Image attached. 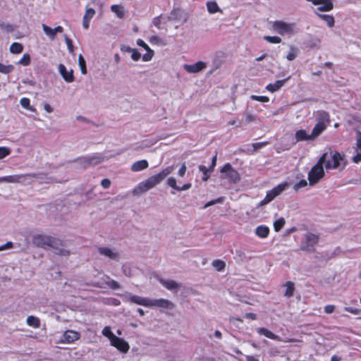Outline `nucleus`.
I'll use <instances>...</instances> for the list:
<instances>
[{
  "label": "nucleus",
  "instance_id": "obj_50",
  "mask_svg": "<svg viewBox=\"0 0 361 361\" xmlns=\"http://www.w3.org/2000/svg\"><path fill=\"white\" fill-rule=\"evenodd\" d=\"M65 41L67 44L68 49L69 52L73 53V45L72 40L70 38H68V37H66Z\"/></svg>",
  "mask_w": 361,
  "mask_h": 361
},
{
  "label": "nucleus",
  "instance_id": "obj_41",
  "mask_svg": "<svg viewBox=\"0 0 361 361\" xmlns=\"http://www.w3.org/2000/svg\"><path fill=\"white\" fill-rule=\"evenodd\" d=\"M199 169H200V171L202 172V174H203V176H202V180L203 181H207L209 179V171H211V169L207 168L204 165H200L199 166Z\"/></svg>",
  "mask_w": 361,
  "mask_h": 361
},
{
  "label": "nucleus",
  "instance_id": "obj_14",
  "mask_svg": "<svg viewBox=\"0 0 361 361\" xmlns=\"http://www.w3.org/2000/svg\"><path fill=\"white\" fill-rule=\"evenodd\" d=\"M207 67V63L202 61H199L194 64H185L184 69L190 73H197Z\"/></svg>",
  "mask_w": 361,
  "mask_h": 361
},
{
  "label": "nucleus",
  "instance_id": "obj_44",
  "mask_svg": "<svg viewBox=\"0 0 361 361\" xmlns=\"http://www.w3.org/2000/svg\"><path fill=\"white\" fill-rule=\"evenodd\" d=\"M20 105L25 109L27 110H32L31 106H30V100L29 98L27 97H23L20 100Z\"/></svg>",
  "mask_w": 361,
  "mask_h": 361
},
{
  "label": "nucleus",
  "instance_id": "obj_11",
  "mask_svg": "<svg viewBox=\"0 0 361 361\" xmlns=\"http://www.w3.org/2000/svg\"><path fill=\"white\" fill-rule=\"evenodd\" d=\"M312 2L314 5H318L317 11L320 12H328L334 8L332 0H307Z\"/></svg>",
  "mask_w": 361,
  "mask_h": 361
},
{
  "label": "nucleus",
  "instance_id": "obj_18",
  "mask_svg": "<svg viewBox=\"0 0 361 361\" xmlns=\"http://www.w3.org/2000/svg\"><path fill=\"white\" fill-rule=\"evenodd\" d=\"M316 118L318 123H322L326 128L331 121L329 114L324 110L317 111Z\"/></svg>",
  "mask_w": 361,
  "mask_h": 361
},
{
  "label": "nucleus",
  "instance_id": "obj_62",
  "mask_svg": "<svg viewBox=\"0 0 361 361\" xmlns=\"http://www.w3.org/2000/svg\"><path fill=\"white\" fill-rule=\"evenodd\" d=\"M185 172H186V166L185 164H183L181 167L179 169L178 173L180 176H183L185 174Z\"/></svg>",
  "mask_w": 361,
  "mask_h": 361
},
{
  "label": "nucleus",
  "instance_id": "obj_59",
  "mask_svg": "<svg viewBox=\"0 0 361 361\" xmlns=\"http://www.w3.org/2000/svg\"><path fill=\"white\" fill-rule=\"evenodd\" d=\"M335 310V306L333 305H328L324 307V312L326 314L332 313Z\"/></svg>",
  "mask_w": 361,
  "mask_h": 361
},
{
  "label": "nucleus",
  "instance_id": "obj_43",
  "mask_svg": "<svg viewBox=\"0 0 361 361\" xmlns=\"http://www.w3.org/2000/svg\"><path fill=\"white\" fill-rule=\"evenodd\" d=\"M264 39L267 42H268L269 43H272V44H279V43L281 42V37H279L278 36H268L267 35V36H264Z\"/></svg>",
  "mask_w": 361,
  "mask_h": 361
},
{
  "label": "nucleus",
  "instance_id": "obj_13",
  "mask_svg": "<svg viewBox=\"0 0 361 361\" xmlns=\"http://www.w3.org/2000/svg\"><path fill=\"white\" fill-rule=\"evenodd\" d=\"M102 160L103 159L102 157L96 156L85 157L78 159L80 164L82 165L84 168L98 164L101 163Z\"/></svg>",
  "mask_w": 361,
  "mask_h": 361
},
{
  "label": "nucleus",
  "instance_id": "obj_64",
  "mask_svg": "<svg viewBox=\"0 0 361 361\" xmlns=\"http://www.w3.org/2000/svg\"><path fill=\"white\" fill-rule=\"evenodd\" d=\"M255 121V116L252 114H247L245 117V121L247 123H251Z\"/></svg>",
  "mask_w": 361,
  "mask_h": 361
},
{
  "label": "nucleus",
  "instance_id": "obj_23",
  "mask_svg": "<svg viewBox=\"0 0 361 361\" xmlns=\"http://www.w3.org/2000/svg\"><path fill=\"white\" fill-rule=\"evenodd\" d=\"M95 14V11L92 8H87L82 19V26L84 28L87 29L89 27L90 20L93 18Z\"/></svg>",
  "mask_w": 361,
  "mask_h": 361
},
{
  "label": "nucleus",
  "instance_id": "obj_56",
  "mask_svg": "<svg viewBox=\"0 0 361 361\" xmlns=\"http://www.w3.org/2000/svg\"><path fill=\"white\" fill-rule=\"evenodd\" d=\"M222 201H223V197H219L216 200H211L205 204V207L212 206L216 203L221 202Z\"/></svg>",
  "mask_w": 361,
  "mask_h": 361
},
{
  "label": "nucleus",
  "instance_id": "obj_35",
  "mask_svg": "<svg viewBox=\"0 0 361 361\" xmlns=\"http://www.w3.org/2000/svg\"><path fill=\"white\" fill-rule=\"evenodd\" d=\"M213 267L217 271H223L226 267V263L221 260V259H215L212 263Z\"/></svg>",
  "mask_w": 361,
  "mask_h": 361
},
{
  "label": "nucleus",
  "instance_id": "obj_19",
  "mask_svg": "<svg viewBox=\"0 0 361 361\" xmlns=\"http://www.w3.org/2000/svg\"><path fill=\"white\" fill-rule=\"evenodd\" d=\"M42 28H43V30L44 32V33L51 39H54L55 38V36L56 35V33L58 32H63V27L59 25L57 27H56L55 28H51L50 27H49L48 25H45V24H43L42 25Z\"/></svg>",
  "mask_w": 361,
  "mask_h": 361
},
{
  "label": "nucleus",
  "instance_id": "obj_22",
  "mask_svg": "<svg viewBox=\"0 0 361 361\" xmlns=\"http://www.w3.org/2000/svg\"><path fill=\"white\" fill-rule=\"evenodd\" d=\"M290 78V77L288 76L283 80H276L274 83H269L267 85L266 89L270 92H275L278 91Z\"/></svg>",
  "mask_w": 361,
  "mask_h": 361
},
{
  "label": "nucleus",
  "instance_id": "obj_57",
  "mask_svg": "<svg viewBox=\"0 0 361 361\" xmlns=\"http://www.w3.org/2000/svg\"><path fill=\"white\" fill-rule=\"evenodd\" d=\"M222 201H223V197H219L216 200H211L205 204V207L212 206L216 203L221 202Z\"/></svg>",
  "mask_w": 361,
  "mask_h": 361
},
{
  "label": "nucleus",
  "instance_id": "obj_9",
  "mask_svg": "<svg viewBox=\"0 0 361 361\" xmlns=\"http://www.w3.org/2000/svg\"><path fill=\"white\" fill-rule=\"evenodd\" d=\"M221 173H224V178L228 179L232 183H237L240 180L239 173L232 167L229 163L226 164L220 170Z\"/></svg>",
  "mask_w": 361,
  "mask_h": 361
},
{
  "label": "nucleus",
  "instance_id": "obj_33",
  "mask_svg": "<svg viewBox=\"0 0 361 361\" xmlns=\"http://www.w3.org/2000/svg\"><path fill=\"white\" fill-rule=\"evenodd\" d=\"M23 45L19 42H13L10 46V51L12 54H18L23 51Z\"/></svg>",
  "mask_w": 361,
  "mask_h": 361
},
{
  "label": "nucleus",
  "instance_id": "obj_8",
  "mask_svg": "<svg viewBox=\"0 0 361 361\" xmlns=\"http://www.w3.org/2000/svg\"><path fill=\"white\" fill-rule=\"evenodd\" d=\"M295 27V24L294 23H288L282 20H276L273 23L274 30L281 35H292L294 32Z\"/></svg>",
  "mask_w": 361,
  "mask_h": 361
},
{
  "label": "nucleus",
  "instance_id": "obj_53",
  "mask_svg": "<svg viewBox=\"0 0 361 361\" xmlns=\"http://www.w3.org/2000/svg\"><path fill=\"white\" fill-rule=\"evenodd\" d=\"M101 185L105 188L107 189L111 186V180L109 178H104L101 181Z\"/></svg>",
  "mask_w": 361,
  "mask_h": 361
},
{
  "label": "nucleus",
  "instance_id": "obj_61",
  "mask_svg": "<svg viewBox=\"0 0 361 361\" xmlns=\"http://www.w3.org/2000/svg\"><path fill=\"white\" fill-rule=\"evenodd\" d=\"M137 44L140 47H143L145 50L149 48V47L141 39H138L137 40Z\"/></svg>",
  "mask_w": 361,
  "mask_h": 361
},
{
  "label": "nucleus",
  "instance_id": "obj_39",
  "mask_svg": "<svg viewBox=\"0 0 361 361\" xmlns=\"http://www.w3.org/2000/svg\"><path fill=\"white\" fill-rule=\"evenodd\" d=\"M298 55V49L293 46L290 47V51L286 55V59L288 61H293Z\"/></svg>",
  "mask_w": 361,
  "mask_h": 361
},
{
  "label": "nucleus",
  "instance_id": "obj_30",
  "mask_svg": "<svg viewBox=\"0 0 361 361\" xmlns=\"http://www.w3.org/2000/svg\"><path fill=\"white\" fill-rule=\"evenodd\" d=\"M111 11L116 14V16L122 19L125 16L124 7L121 4H114L111 6Z\"/></svg>",
  "mask_w": 361,
  "mask_h": 361
},
{
  "label": "nucleus",
  "instance_id": "obj_28",
  "mask_svg": "<svg viewBox=\"0 0 361 361\" xmlns=\"http://www.w3.org/2000/svg\"><path fill=\"white\" fill-rule=\"evenodd\" d=\"M161 284L170 290L177 289L180 287L179 284L173 280L160 279Z\"/></svg>",
  "mask_w": 361,
  "mask_h": 361
},
{
  "label": "nucleus",
  "instance_id": "obj_46",
  "mask_svg": "<svg viewBox=\"0 0 361 361\" xmlns=\"http://www.w3.org/2000/svg\"><path fill=\"white\" fill-rule=\"evenodd\" d=\"M146 51H147V53H145L142 56V60L144 61H149L152 59V57L154 56V51L152 49H151L150 48H149L148 49H146Z\"/></svg>",
  "mask_w": 361,
  "mask_h": 361
},
{
  "label": "nucleus",
  "instance_id": "obj_24",
  "mask_svg": "<svg viewBox=\"0 0 361 361\" xmlns=\"http://www.w3.org/2000/svg\"><path fill=\"white\" fill-rule=\"evenodd\" d=\"M326 129V127L322 124L317 123L315 126H314L312 133L310 134V137H312V140H314L317 137H319L325 130Z\"/></svg>",
  "mask_w": 361,
  "mask_h": 361
},
{
  "label": "nucleus",
  "instance_id": "obj_6",
  "mask_svg": "<svg viewBox=\"0 0 361 361\" xmlns=\"http://www.w3.org/2000/svg\"><path fill=\"white\" fill-rule=\"evenodd\" d=\"M36 173L16 174L7 176L0 178V183H30L34 178H37Z\"/></svg>",
  "mask_w": 361,
  "mask_h": 361
},
{
  "label": "nucleus",
  "instance_id": "obj_58",
  "mask_svg": "<svg viewBox=\"0 0 361 361\" xmlns=\"http://www.w3.org/2000/svg\"><path fill=\"white\" fill-rule=\"evenodd\" d=\"M344 310L346 311V312H348L351 314H357L358 313H360V310L358 309H356V308H353V307H344Z\"/></svg>",
  "mask_w": 361,
  "mask_h": 361
},
{
  "label": "nucleus",
  "instance_id": "obj_15",
  "mask_svg": "<svg viewBox=\"0 0 361 361\" xmlns=\"http://www.w3.org/2000/svg\"><path fill=\"white\" fill-rule=\"evenodd\" d=\"M150 305L149 307H158L162 308H169L172 309L173 307V304L169 301V300L161 298L156 300L150 299Z\"/></svg>",
  "mask_w": 361,
  "mask_h": 361
},
{
  "label": "nucleus",
  "instance_id": "obj_45",
  "mask_svg": "<svg viewBox=\"0 0 361 361\" xmlns=\"http://www.w3.org/2000/svg\"><path fill=\"white\" fill-rule=\"evenodd\" d=\"M11 149L7 147H0V159H3L11 154Z\"/></svg>",
  "mask_w": 361,
  "mask_h": 361
},
{
  "label": "nucleus",
  "instance_id": "obj_21",
  "mask_svg": "<svg viewBox=\"0 0 361 361\" xmlns=\"http://www.w3.org/2000/svg\"><path fill=\"white\" fill-rule=\"evenodd\" d=\"M129 301L131 302L135 303L137 305H142V306L147 307H149V305H150V304H149L150 299H149L147 298H143L141 296L135 295H130L129 297Z\"/></svg>",
  "mask_w": 361,
  "mask_h": 361
},
{
  "label": "nucleus",
  "instance_id": "obj_20",
  "mask_svg": "<svg viewBox=\"0 0 361 361\" xmlns=\"http://www.w3.org/2000/svg\"><path fill=\"white\" fill-rule=\"evenodd\" d=\"M99 252L101 255H104L111 259L118 260L119 259L118 252L109 247H99Z\"/></svg>",
  "mask_w": 361,
  "mask_h": 361
},
{
  "label": "nucleus",
  "instance_id": "obj_54",
  "mask_svg": "<svg viewBox=\"0 0 361 361\" xmlns=\"http://www.w3.org/2000/svg\"><path fill=\"white\" fill-rule=\"evenodd\" d=\"M12 247H13V243L9 241L2 245H0V251L8 250Z\"/></svg>",
  "mask_w": 361,
  "mask_h": 361
},
{
  "label": "nucleus",
  "instance_id": "obj_37",
  "mask_svg": "<svg viewBox=\"0 0 361 361\" xmlns=\"http://www.w3.org/2000/svg\"><path fill=\"white\" fill-rule=\"evenodd\" d=\"M103 336L108 338L111 342L116 336L111 331L109 326H105L102 331Z\"/></svg>",
  "mask_w": 361,
  "mask_h": 361
},
{
  "label": "nucleus",
  "instance_id": "obj_27",
  "mask_svg": "<svg viewBox=\"0 0 361 361\" xmlns=\"http://www.w3.org/2000/svg\"><path fill=\"white\" fill-rule=\"evenodd\" d=\"M316 15L322 20H323L329 27H333L335 25L334 17L329 14H321L315 11Z\"/></svg>",
  "mask_w": 361,
  "mask_h": 361
},
{
  "label": "nucleus",
  "instance_id": "obj_51",
  "mask_svg": "<svg viewBox=\"0 0 361 361\" xmlns=\"http://www.w3.org/2000/svg\"><path fill=\"white\" fill-rule=\"evenodd\" d=\"M140 57H141L140 53L139 51H137L136 49H133L132 54H131L132 59L135 61H137L140 59Z\"/></svg>",
  "mask_w": 361,
  "mask_h": 361
},
{
  "label": "nucleus",
  "instance_id": "obj_17",
  "mask_svg": "<svg viewBox=\"0 0 361 361\" xmlns=\"http://www.w3.org/2000/svg\"><path fill=\"white\" fill-rule=\"evenodd\" d=\"M59 71L63 80L67 82H72L74 81V75L72 70L68 71L63 64L59 65Z\"/></svg>",
  "mask_w": 361,
  "mask_h": 361
},
{
  "label": "nucleus",
  "instance_id": "obj_31",
  "mask_svg": "<svg viewBox=\"0 0 361 361\" xmlns=\"http://www.w3.org/2000/svg\"><path fill=\"white\" fill-rule=\"evenodd\" d=\"M284 286L286 287V291L284 296L286 298H290L293 295L295 291V285L292 281H287Z\"/></svg>",
  "mask_w": 361,
  "mask_h": 361
},
{
  "label": "nucleus",
  "instance_id": "obj_26",
  "mask_svg": "<svg viewBox=\"0 0 361 361\" xmlns=\"http://www.w3.org/2000/svg\"><path fill=\"white\" fill-rule=\"evenodd\" d=\"M149 166V164L147 160L142 159L140 161H137L135 163H133L131 166V170L133 171L137 172L142 171L145 169H147Z\"/></svg>",
  "mask_w": 361,
  "mask_h": 361
},
{
  "label": "nucleus",
  "instance_id": "obj_1",
  "mask_svg": "<svg viewBox=\"0 0 361 361\" xmlns=\"http://www.w3.org/2000/svg\"><path fill=\"white\" fill-rule=\"evenodd\" d=\"M174 170L173 166L164 169L159 173L152 176L147 179L140 182L134 190V193L138 195L143 193L160 183L168 175Z\"/></svg>",
  "mask_w": 361,
  "mask_h": 361
},
{
  "label": "nucleus",
  "instance_id": "obj_7",
  "mask_svg": "<svg viewBox=\"0 0 361 361\" xmlns=\"http://www.w3.org/2000/svg\"><path fill=\"white\" fill-rule=\"evenodd\" d=\"M288 186V183L287 182H283L271 190L267 192L266 196L259 203V206H264L269 202H271L275 197L281 195Z\"/></svg>",
  "mask_w": 361,
  "mask_h": 361
},
{
  "label": "nucleus",
  "instance_id": "obj_2",
  "mask_svg": "<svg viewBox=\"0 0 361 361\" xmlns=\"http://www.w3.org/2000/svg\"><path fill=\"white\" fill-rule=\"evenodd\" d=\"M31 238L34 245L43 249L59 250L62 245L60 240L48 235L33 234Z\"/></svg>",
  "mask_w": 361,
  "mask_h": 361
},
{
  "label": "nucleus",
  "instance_id": "obj_25",
  "mask_svg": "<svg viewBox=\"0 0 361 361\" xmlns=\"http://www.w3.org/2000/svg\"><path fill=\"white\" fill-rule=\"evenodd\" d=\"M257 331L259 334L263 335L268 338H270L272 340L281 341V338L279 336L275 335L270 330H269L266 328H264V327L258 328L257 329Z\"/></svg>",
  "mask_w": 361,
  "mask_h": 361
},
{
  "label": "nucleus",
  "instance_id": "obj_32",
  "mask_svg": "<svg viewBox=\"0 0 361 361\" xmlns=\"http://www.w3.org/2000/svg\"><path fill=\"white\" fill-rule=\"evenodd\" d=\"M27 324L34 328H39L40 326V320L38 317L30 315L27 317Z\"/></svg>",
  "mask_w": 361,
  "mask_h": 361
},
{
  "label": "nucleus",
  "instance_id": "obj_40",
  "mask_svg": "<svg viewBox=\"0 0 361 361\" xmlns=\"http://www.w3.org/2000/svg\"><path fill=\"white\" fill-rule=\"evenodd\" d=\"M14 69L13 66L12 65H4L0 63V73L4 74H8L11 73Z\"/></svg>",
  "mask_w": 361,
  "mask_h": 361
},
{
  "label": "nucleus",
  "instance_id": "obj_49",
  "mask_svg": "<svg viewBox=\"0 0 361 361\" xmlns=\"http://www.w3.org/2000/svg\"><path fill=\"white\" fill-rule=\"evenodd\" d=\"M0 27L3 30H5L8 32H11L14 30L12 25L6 24L4 22L0 23Z\"/></svg>",
  "mask_w": 361,
  "mask_h": 361
},
{
  "label": "nucleus",
  "instance_id": "obj_60",
  "mask_svg": "<svg viewBox=\"0 0 361 361\" xmlns=\"http://www.w3.org/2000/svg\"><path fill=\"white\" fill-rule=\"evenodd\" d=\"M285 224H286L285 219L283 217H281L274 222L273 226H284Z\"/></svg>",
  "mask_w": 361,
  "mask_h": 361
},
{
  "label": "nucleus",
  "instance_id": "obj_10",
  "mask_svg": "<svg viewBox=\"0 0 361 361\" xmlns=\"http://www.w3.org/2000/svg\"><path fill=\"white\" fill-rule=\"evenodd\" d=\"M94 286L99 288H104L106 286L112 290H117L121 288L120 284L116 281L111 279L107 275H104L101 278L100 281L94 284Z\"/></svg>",
  "mask_w": 361,
  "mask_h": 361
},
{
  "label": "nucleus",
  "instance_id": "obj_12",
  "mask_svg": "<svg viewBox=\"0 0 361 361\" xmlns=\"http://www.w3.org/2000/svg\"><path fill=\"white\" fill-rule=\"evenodd\" d=\"M111 345L122 353H127L130 349L129 343L124 339L116 336L111 342Z\"/></svg>",
  "mask_w": 361,
  "mask_h": 361
},
{
  "label": "nucleus",
  "instance_id": "obj_52",
  "mask_svg": "<svg viewBox=\"0 0 361 361\" xmlns=\"http://www.w3.org/2000/svg\"><path fill=\"white\" fill-rule=\"evenodd\" d=\"M268 144L267 142H256L252 144V147L254 148V150H257L259 149L262 148L263 147L266 146Z\"/></svg>",
  "mask_w": 361,
  "mask_h": 361
},
{
  "label": "nucleus",
  "instance_id": "obj_16",
  "mask_svg": "<svg viewBox=\"0 0 361 361\" xmlns=\"http://www.w3.org/2000/svg\"><path fill=\"white\" fill-rule=\"evenodd\" d=\"M80 334L78 331L73 330H67L63 333L62 343H72L80 338Z\"/></svg>",
  "mask_w": 361,
  "mask_h": 361
},
{
  "label": "nucleus",
  "instance_id": "obj_36",
  "mask_svg": "<svg viewBox=\"0 0 361 361\" xmlns=\"http://www.w3.org/2000/svg\"><path fill=\"white\" fill-rule=\"evenodd\" d=\"M207 8L210 13H215L220 11V8L216 1H208L207 3Z\"/></svg>",
  "mask_w": 361,
  "mask_h": 361
},
{
  "label": "nucleus",
  "instance_id": "obj_47",
  "mask_svg": "<svg viewBox=\"0 0 361 361\" xmlns=\"http://www.w3.org/2000/svg\"><path fill=\"white\" fill-rule=\"evenodd\" d=\"M251 99L260 102H268L269 101V98L267 96L252 95Z\"/></svg>",
  "mask_w": 361,
  "mask_h": 361
},
{
  "label": "nucleus",
  "instance_id": "obj_5",
  "mask_svg": "<svg viewBox=\"0 0 361 361\" xmlns=\"http://www.w3.org/2000/svg\"><path fill=\"white\" fill-rule=\"evenodd\" d=\"M319 243V235L312 233H307L305 234L303 239L300 245V250L312 253L315 251V247Z\"/></svg>",
  "mask_w": 361,
  "mask_h": 361
},
{
  "label": "nucleus",
  "instance_id": "obj_63",
  "mask_svg": "<svg viewBox=\"0 0 361 361\" xmlns=\"http://www.w3.org/2000/svg\"><path fill=\"white\" fill-rule=\"evenodd\" d=\"M353 161L355 164H358L361 161V153H357L353 157Z\"/></svg>",
  "mask_w": 361,
  "mask_h": 361
},
{
  "label": "nucleus",
  "instance_id": "obj_29",
  "mask_svg": "<svg viewBox=\"0 0 361 361\" xmlns=\"http://www.w3.org/2000/svg\"><path fill=\"white\" fill-rule=\"evenodd\" d=\"M295 138L296 142H301L305 140H312L310 134L308 135L305 130H298L295 132Z\"/></svg>",
  "mask_w": 361,
  "mask_h": 361
},
{
  "label": "nucleus",
  "instance_id": "obj_48",
  "mask_svg": "<svg viewBox=\"0 0 361 361\" xmlns=\"http://www.w3.org/2000/svg\"><path fill=\"white\" fill-rule=\"evenodd\" d=\"M167 183L171 188L176 190L177 189H179V186H178L176 184V180L173 177L169 178L167 180Z\"/></svg>",
  "mask_w": 361,
  "mask_h": 361
},
{
  "label": "nucleus",
  "instance_id": "obj_4",
  "mask_svg": "<svg viewBox=\"0 0 361 361\" xmlns=\"http://www.w3.org/2000/svg\"><path fill=\"white\" fill-rule=\"evenodd\" d=\"M325 156V154H322L317 164L312 167L308 173L307 178L311 185L318 183L325 175L323 167Z\"/></svg>",
  "mask_w": 361,
  "mask_h": 361
},
{
  "label": "nucleus",
  "instance_id": "obj_42",
  "mask_svg": "<svg viewBox=\"0 0 361 361\" xmlns=\"http://www.w3.org/2000/svg\"><path fill=\"white\" fill-rule=\"evenodd\" d=\"M78 63H79L81 73L84 75L86 74L87 73L86 62H85L83 56L81 54H80L78 56Z\"/></svg>",
  "mask_w": 361,
  "mask_h": 361
},
{
  "label": "nucleus",
  "instance_id": "obj_55",
  "mask_svg": "<svg viewBox=\"0 0 361 361\" xmlns=\"http://www.w3.org/2000/svg\"><path fill=\"white\" fill-rule=\"evenodd\" d=\"M307 181L304 179L300 180L298 183H296L294 186V188L295 190H298V188L305 187L307 185Z\"/></svg>",
  "mask_w": 361,
  "mask_h": 361
},
{
  "label": "nucleus",
  "instance_id": "obj_38",
  "mask_svg": "<svg viewBox=\"0 0 361 361\" xmlns=\"http://www.w3.org/2000/svg\"><path fill=\"white\" fill-rule=\"evenodd\" d=\"M30 55L27 53H25L23 55L22 58L20 59L18 63L24 66H27L30 64Z\"/></svg>",
  "mask_w": 361,
  "mask_h": 361
},
{
  "label": "nucleus",
  "instance_id": "obj_3",
  "mask_svg": "<svg viewBox=\"0 0 361 361\" xmlns=\"http://www.w3.org/2000/svg\"><path fill=\"white\" fill-rule=\"evenodd\" d=\"M322 154H325L324 164L326 170L336 169L343 164V168L345 166V155L337 151L330 150Z\"/></svg>",
  "mask_w": 361,
  "mask_h": 361
},
{
  "label": "nucleus",
  "instance_id": "obj_34",
  "mask_svg": "<svg viewBox=\"0 0 361 361\" xmlns=\"http://www.w3.org/2000/svg\"><path fill=\"white\" fill-rule=\"evenodd\" d=\"M269 227H256L255 233L259 238H266L269 234Z\"/></svg>",
  "mask_w": 361,
  "mask_h": 361
}]
</instances>
